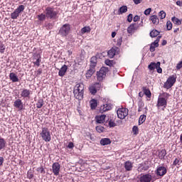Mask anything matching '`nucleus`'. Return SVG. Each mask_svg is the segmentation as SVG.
<instances>
[{
    "label": "nucleus",
    "instance_id": "31",
    "mask_svg": "<svg viewBox=\"0 0 182 182\" xmlns=\"http://www.w3.org/2000/svg\"><path fill=\"white\" fill-rule=\"evenodd\" d=\"M127 12V6H122L118 10V15H123Z\"/></svg>",
    "mask_w": 182,
    "mask_h": 182
},
{
    "label": "nucleus",
    "instance_id": "14",
    "mask_svg": "<svg viewBox=\"0 0 182 182\" xmlns=\"http://www.w3.org/2000/svg\"><path fill=\"white\" fill-rule=\"evenodd\" d=\"M118 53H119V48L113 47L107 52V55L109 58H110V59H113L115 55H117Z\"/></svg>",
    "mask_w": 182,
    "mask_h": 182
},
{
    "label": "nucleus",
    "instance_id": "11",
    "mask_svg": "<svg viewBox=\"0 0 182 182\" xmlns=\"http://www.w3.org/2000/svg\"><path fill=\"white\" fill-rule=\"evenodd\" d=\"M101 87L102 85L100 82H96L94 85L90 86L89 90L91 95H95L96 93H97V90H100Z\"/></svg>",
    "mask_w": 182,
    "mask_h": 182
},
{
    "label": "nucleus",
    "instance_id": "39",
    "mask_svg": "<svg viewBox=\"0 0 182 182\" xmlns=\"http://www.w3.org/2000/svg\"><path fill=\"white\" fill-rule=\"evenodd\" d=\"M171 21L175 25H181V21L176 17H172Z\"/></svg>",
    "mask_w": 182,
    "mask_h": 182
},
{
    "label": "nucleus",
    "instance_id": "18",
    "mask_svg": "<svg viewBox=\"0 0 182 182\" xmlns=\"http://www.w3.org/2000/svg\"><path fill=\"white\" fill-rule=\"evenodd\" d=\"M73 92H85V85L83 83H77L74 87Z\"/></svg>",
    "mask_w": 182,
    "mask_h": 182
},
{
    "label": "nucleus",
    "instance_id": "7",
    "mask_svg": "<svg viewBox=\"0 0 182 182\" xmlns=\"http://www.w3.org/2000/svg\"><path fill=\"white\" fill-rule=\"evenodd\" d=\"M160 65H161V63L160 62H157V63H154V62H151L149 65H148V69H149V70L154 71L155 69H156V72L158 73H162L163 72V69H161L160 68Z\"/></svg>",
    "mask_w": 182,
    "mask_h": 182
},
{
    "label": "nucleus",
    "instance_id": "57",
    "mask_svg": "<svg viewBox=\"0 0 182 182\" xmlns=\"http://www.w3.org/2000/svg\"><path fill=\"white\" fill-rule=\"evenodd\" d=\"M42 74V69L39 68L37 71H36V76H41Z\"/></svg>",
    "mask_w": 182,
    "mask_h": 182
},
{
    "label": "nucleus",
    "instance_id": "54",
    "mask_svg": "<svg viewBox=\"0 0 182 182\" xmlns=\"http://www.w3.org/2000/svg\"><path fill=\"white\" fill-rule=\"evenodd\" d=\"M46 28L47 29H53V24L52 23H47V25H46Z\"/></svg>",
    "mask_w": 182,
    "mask_h": 182
},
{
    "label": "nucleus",
    "instance_id": "8",
    "mask_svg": "<svg viewBox=\"0 0 182 182\" xmlns=\"http://www.w3.org/2000/svg\"><path fill=\"white\" fill-rule=\"evenodd\" d=\"M25 11V6L20 5L15 11L11 14V19H18L19 14Z\"/></svg>",
    "mask_w": 182,
    "mask_h": 182
},
{
    "label": "nucleus",
    "instance_id": "36",
    "mask_svg": "<svg viewBox=\"0 0 182 182\" xmlns=\"http://www.w3.org/2000/svg\"><path fill=\"white\" fill-rule=\"evenodd\" d=\"M159 35H160V32L157 30H152L150 32L151 38H156V36H159Z\"/></svg>",
    "mask_w": 182,
    "mask_h": 182
},
{
    "label": "nucleus",
    "instance_id": "22",
    "mask_svg": "<svg viewBox=\"0 0 182 182\" xmlns=\"http://www.w3.org/2000/svg\"><path fill=\"white\" fill-rule=\"evenodd\" d=\"M137 30V24L132 23L127 28V33L129 34L134 33Z\"/></svg>",
    "mask_w": 182,
    "mask_h": 182
},
{
    "label": "nucleus",
    "instance_id": "28",
    "mask_svg": "<svg viewBox=\"0 0 182 182\" xmlns=\"http://www.w3.org/2000/svg\"><path fill=\"white\" fill-rule=\"evenodd\" d=\"M150 20L151 21L152 23H154V25H159L160 23L159 17L156 15L151 16Z\"/></svg>",
    "mask_w": 182,
    "mask_h": 182
},
{
    "label": "nucleus",
    "instance_id": "55",
    "mask_svg": "<svg viewBox=\"0 0 182 182\" xmlns=\"http://www.w3.org/2000/svg\"><path fill=\"white\" fill-rule=\"evenodd\" d=\"M34 65L36 66H41V58H37L34 62Z\"/></svg>",
    "mask_w": 182,
    "mask_h": 182
},
{
    "label": "nucleus",
    "instance_id": "2",
    "mask_svg": "<svg viewBox=\"0 0 182 182\" xmlns=\"http://www.w3.org/2000/svg\"><path fill=\"white\" fill-rule=\"evenodd\" d=\"M46 18L48 19H56L58 16V12L53 7L48 6L44 11Z\"/></svg>",
    "mask_w": 182,
    "mask_h": 182
},
{
    "label": "nucleus",
    "instance_id": "25",
    "mask_svg": "<svg viewBox=\"0 0 182 182\" xmlns=\"http://www.w3.org/2000/svg\"><path fill=\"white\" fill-rule=\"evenodd\" d=\"M105 119H106L105 114L98 115L95 117L97 123H99L100 124H102V123H105Z\"/></svg>",
    "mask_w": 182,
    "mask_h": 182
},
{
    "label": "nucleus",
    "instance_id": "9",
    "mask_svg": "<svg viewBox=\"0 0 182 182\" xmlns=\"http://www.w3.org/2000/svg\"><path fill=\"white\" fill-rule=\"evenodd\" d=\"M117 114L119 119H123L129 116V109L127 108H119L117 111Z\"/></svg>",
    "mask_w": 182,
    "mask_h": 182
},
{
    "label": "nucleus",
    "instance_id": "59",
    "mask_svg": "<svg viewBox=\"0 0 182 182\" xmlns=\"http://www.w3.org/2000/svg\"><path fill=\"white\" fill-rule=\"evenodd\" d=\"M4 161H5L4 157L0 156V167H2V166H4Z\"/></svg>",
    "mask_w": 182,
    "mask_h": 182
},
{
    "label": "nucleus",
    "instance_id": "24",
    "mask_svg": "<svg viewBox=\"0 0 182 182\" xmlns=\"http://www.w3.org/2000/svg\"><path fill=\"white\" fill-rule=\"evenodd\" d=\"M96 72L95 68H92V67H90V69L87 71L85 76L87 79H90L92 76H93V74Z\"/></svg>",
    "mask_w": 182,
    "mask_h": 182
},
{
    "label": "nucleus",
    "instance_id": "43",
    "mask_svg": "<svg viewBox=\"0 0 182 182\" xmlns=\"http://www.w3.org/2000/svg\"><path fill=\"white\" fill-rule=\"evenodd\" d=\"M166 28L167 31H171V29H173V23H171V21H168L166 22Z\"/></svg>",
    "mask_w": 182,
    "mask_h": 182
},
{
    "label": "nucleus",
    "instance_id": "51",
    "mask_svg": "<svg viewBox=\"0 0 182 182\" xmlns=\"http://www.w3.org/2000/svg\"><path fill=\"white\" fill-rule=\"evenodd\" d=\"M67 149H73V147H75V144H73V142L70 141L68 142V146H66Z\"/></svg>",
    "mask_w": 182,
    "mask_h": 182
},
{
    "label": "nucleus",
    "instance_id": "52",
    "mask_svg": "<svg viewBox=\"0 0 182 182\" xmlns=\"http://www.w3.org/2000/svg\"><path fill=\"white\" fill-rule=\"evenodd\" d=\"M27 177H28V178H33V173H32V171H28Z\"/></svg>",
    "mask_w": 182,
    "mask_h": 182
},
{
    "label": "nucleus",
    "instance_id": "58",
    "mask_svg": "<svg viewBox=\"0 0 182 182\" xmlns=\"http://www.w3.org/2000/svg\"><path fill=\"white\" fill-rule=\"evenodd\" d=\"M127 21L128 22H132V21H133V14H129L128 15Z\"/></svg>",
    "mask_w": 182,
    "mask_h": 182
},
{
    "label": "nucleus",
    "instance_id": "53",
    "mask_svg": "<svg viewBox=\"0 0 182 182\" xmlns=\"http://www.w3.org/2000/svg\"><path fill=\"white\" fill-rule=\"evenodd\" d=\"M5 52V46L2 43H0V53H4Z\"/></svg>",
    "mask_w": 182,
    "mask_h": 182
},
{
    "label": "nucleus",
    "instance_id": "44",
    "mask_svg": "<svg viewBox=\"0 0 182 182\" xmlns=\"http://www.w3.org/2000/svg\"><path fill=\"white\" fill-rule=\"evenodd\" d=\"M96 130L98 133H103V132L105 130V127H103L102 126H97V127H96Z\"/></svg>",
    "mask_w": 182,
    "mask_h": 182
},
{
    "label": "nucleus",
    "instance_id": "32",
    "mask_svg": "<svg viewBox=\"0 0 182 182\" xmlns=\"http://www.w3.org/2000/svg\"><path fill=\"white\" fill-rule=\"evenodd\" d=\"M142 90H143L144 95H146V96H147V97H151V92L150 91V89H149L146 87H143Z\"/></svg>",
    "mask_w": 182,
    "mask_h": 182
},
{
    "label": "nucleus",
    "instance_id": "62",
    "mask_svg": "<svg viewBox=\"0 0 182 182\" xmlns=\"http://www.w3.org/2000/svg\"><path fill=\"white\" fill-rule=\"evenodd\" d=\"M141 1L143 0H133L135 5H139V4H141Z\"/></svg>",
    "mask_w": 182,
    "mask_h": 182
},
{
    "label": "nucleus",
    "instance_id": "30",
    "mask_svg": "<svg viewBox=\"0 0 182 182\" xmlns=\"http://www.w3.org/2000/svg\"><path fill=\"white\" fill-rule=\"evenodd\" d=\"M6 147V141L5 139L0 137V151L4 150Z\"/></svg>",
    "mask_w": 182,
    "mask_h": 182
},
{
    "label": "nucleus",
    "instance_id": "3",
    "mask_svg": "<svg viewBox=\"0 0 182 182\" xmlns=\"http://www.w3.org/2000/svg\"><path fill=\"white\" fill-rule=\"evenodd\" d=\"M40 136H41V138L44 141L49 142L50 141V140H52V136H50V131H49V129L46 127L42 128Z\"/></svg>",
    "mask_w": 182,
    "mask_h": 182
},
{
    "label": "nucleus",
    "instance_id": "50",
    "mask_svg": "<svg viewBox=\"0 0 182 182\" xmlns=\"http://www.w3.org/2000/svg\"><path fill=\"white\" fill-rule=\"evenodd\" d=\"M151 13V8H149L146 9L144 12V15H146V16L150 15Z\"/></svg>",
    "mask_w": 182,
    "mask_h": 182
},
{
    "label": "nucleus",
    "instance_id": "61",
    "mask_svg": "<svg viewBox=\"0 0 182 182\" xmlns=\"http://www.w3.org/2000/svg\"><path fill=\"white\" fill-rule=\"evenodd\" d=\"M133 19H134V22H137V21H140V16H135Z\"/></svg>",
    "mask_w": 182,
    "mask_h": 182
},
{
    "label": "nucleus",
    "instance_id": "15",
    "mask_svg": "<svg viewBox=\"0 0 182 182\" xmlns=\"http://www.w3.org/2000/svg\"><path fill=\"white\" fill-rule=\"evenodd\" d=\"M31 93H32V91H31L30 90L24 88L21 91V96L23 99H26V98L29 99V97H31Z\"/></svg>",
    "mask_w": 182,
    "mask_h": 182
},
{
    "label": "nucleus",
    "instance_id": "37",
    "mask_svg": "<svg viewBox=\"0 0 182 182\" xmlns=\"http://www.w3.org/2000/svg\"><path fill=\"white\" fill-rule=\"evenodd\" d=\"M46 18L47 17L46 14H41L40 15L37 16V19H38V21H41V22H43V21H45Z\"/></svg>",
    "mask_w": 182,
    "mask_h": 182
},
{
    "label": "nucleus",
    "instance_id": "19",
    "mask_svg": "<svg viewBox=\"0 0 182 182\" xmlns=\"http://www.w3.org/2000/svg\"><path fill=\"white\" fill-rule=\"evenodd\" d=\"M97 65V57L96 56H92L90 58V67L92 69H95L96 68V65Z\"/></svg>",
    "mask_w": 182,
    "mask_h": 182
},
{
    "label": "nucleus",
    "instance_id": "35",
    "mask_svg": "<svg viewBox=\"0 0 182 182\" xmlns=\"http://www.w3.org/2000/svg\"><path fill=\"white\" fill-rule=\"evenodd\" d=\"M45 103L43 102V99H38L36 104V106L37 107V109H41L43 105Z\"/></svg>",
    "mask_w": 182,
    "mask_h": 182
},
{
    "label": "nucleus",
    "instance_id": "1",
    "mask_svg": "<svg viewBox=\"0 0 182 182\" xmlns=\"http://www.w3.org/2000/svg\"><path fill=\"white\" fill-rule=\"evenodd\" d=\"M170 96L171 95L167 92L160 94L158 97L156 107H158V109H160V107H161V110L164 111L165 109L167 107V100H168V97H170Z\"/></svg>",
    "mask_w": 182,
    "mask_h": 182
},
{
    "label": "nucleus",
    "instance_id": "64",
    "mask_svg": "<svg viewBox=\"0 0 182 182\" xmlns=\"http://www.w3.org/2000/svg\"><path fill=\"white\" fill-rule=\"evenodd\" d=\"M117 33L116 32H112V38H114L116 36Z\"/></svg>",
    "mask_w": 182,
    "mask_h": 182
},
{
    "label": "nucleus",
    "instance_id": "56",
    "mask_svg": "<svg viewBox=\"0 0 182 182\" xmlns=\"http://www.w3.org/2000/svg\"><path fill=\"white\" fill-rule=\"evenodd\" d=\"M160 38H161V36H159L156 38V40L154 42V43L156 46H159V42H160Z\"/></svg>",
    "mask_w": 182,
    "mask_h": 182
},
{
    "label": "nucleus",
    "instance_id": "6",
    "mask_svg": "<svg viewBox=\"0 0 182 182\" xmlns=\"http://www.w3.org/2000/svg\"><path fill=\"white\" fill-rule=\"evenodd\" d=\"M176 80H177V75L174 74L167 79L166 82L164 83V87L165 89H171V87H173V86H174Z\"/></svg>",
    "mask_w": 182,
    "mask_h": 182
},
{
    "label": "nucleus",
    "instance_id": "47",
    "mask_svg": "<svg viewBox=\"0 0 182 182\" xmlns=\"http://www.w3.org/2000/svg\"><path fill=\"white\" fill-rule=\"evenodd\" d=\"M132 132L134 134H139V127H137L136 126H134L132 128Z\"/></svg>",
    "mask_w": 182,
    "mask_h": 182
},
{
    "label": "nucleus",
    "instance_id": "46",
    "mask_svg": "<svg viewBox=\"0 0 182 182\" xmlns=\"http://www.w3.org/2000/svg\"><path fill=\"white\" fill-rule=\"evenodd\" d=\"M159 16L160 19H164V18H166V12H164V11H161L159 12Z\"/></svg>",
    "mask_w": 182,
    "mask_h": 182
},
{
    "label": "nucleus",
    "instance_id": "16",
    "mask_svg": "<svg viewBox=\"0 0 182 182\" xmlns=\"http://www.w3.org/2000/svg\"><path fill=\"white\" fill-rule=\"evenodd\" d=\"M109 110H112V105L111 104H105L102 105L100 108V113H105V112H107Z\"/></svg>",
    "mask_w": 182,
    "mask_h": 182
},
{
    "label": "nucleus",
    "instance_id": "5",
    "mask_svg": "<svg viewBox=\"0 0 182 182\" xmlns=\"http://www.w3.org/2000/svg\"><path fill=\"white\" fill-rule=\"evenodd\" d=\"M109 72V69L106 67H102L99 71L97 72V80L102 82L106 77V75Z\"/></svg>",
    "mask_w": 182,
    "mask_h": 182
},
{
    "label": "nucleus",
    "instance_id": "60",
    "mask_svg": "<svg viewBox=\"0 0 182 182\" xmlns=\"http://www.w3.org/2000/svg\"><path fill=\"white\" fill-rule=\"evenodd\" d=\"M138 106L139 107H144V102L143 101H139Z\"/></svg>",
    "mask_w": 182,
    "mask_h": 182
},
{
    "label": "nucleus",
    "instance_id": "41",
    "mask_svg": "<svg viewBox=\"0 0 182 182\" xmlns=\"http://www.w3.org/2000/svg\"><path fill=\"white\" fill-rule=\"evenodd\" d=\"M108 126L109 127H116L117 124L116 122H114V120L110 119L108 121Z\"/></svg>",
    "mask_w": 182,
    "mask_h": 182
},
{
    "label": "nucleus",
    "instance_id": "10",
    "mask_svg": "<svg viewBox=\"0 0 182 182\" xmlns=\"http://www.w3.org/2000/svg\"><path fill=\"white\" fill-rule=\"evenodd\" d=\"M140 182H154L153 176L150 173H141L139 178Z\"/></svg>",
    "mask_w": 182,
    "mask_h": 182
},
{
    "label": "nucleus",
    "instance_id": "42",
    "mask_svg": "<svg viewBox=\"0 0 182 182\" xmlns=\"http://www.w3.org/2000/svg\"><path fill=\"white\" fill-rule=\"evenodd\" d=\"M156 48H159V46H156L154 43H152L149 48L150 52H154V50H156Z\"/></svg>",
    "mask_w": 182,
    "mask_h": 182
},
{
    "label": "nucleus",
    "instance_id": "26",
    "mask_svg": "<svg viewBox=\"0 0 182 182\" xmlns=\"http://www.w3.org/2000/svg\"><path fill=\"white\" fill-rule=\"evenodd\" d=\"M124 168L127 171H132L133 169V163L130 162V161H127L124 163Z\"/></svg>",
    "mask_w": 182,
    "mask_h": 182
},
{
    "label": "nucleus",
    "instance_id": "17",
    "mask_svg": "<svg viewBox=\"0 0 182 182\" xmlns=\"http://www.w3.org/2000/svg\"><path fill=\"white\" fill-rule=\"evenodd\" d=\"M66 72H68V65H63L59 70L58 76H60V77H63V76L66 75Z\"/></svg>",
    "mask_w": 182,
    "mask_h": 182
},
{
    "label": "nucleus",
    "instance_id": "21",
    "mask_svg": "<svg viewBox=\"0 0 182 182\" xmlns=\"http://www.w3.org/2000/svg\"><path fill=\"white\" fill-rule=\"evenodd\" d=\"M9 79L13 82V83H16V82H19V78L18 77V75L15 73H11L9 74Z\"/></svg>",
    "mask_w": 182,
    "mask_h": 182
},
{
    "label": "nucleus",
    "instance_id": "27",
    "mask_svg": "<svg viewBox=\"0 0 182 182\" xmlns=\"http://www.w3.org/2000/svg\"><path fill=\"white\" fill-rule=\"evenodd\" d=\"M166 154H167V151H166V149H162L158 151V157L159 159H160V160H164Z\"/></svg>",
    "mask_w": 182,
    "mask_h": 182
},
{
    "label": "nucleus",
    "instance_id": "63",
    "mask_svg": "<svg viewBox=\"0 0 182 182\" xmlns=\"http://www.w3.org/2000/svg\"><path fill=\"white\" fill-rule=\"evenodd\" d=\"M176 5H178V6H182V1H176Z\"/></svg>",
    "mask_w": 182,
    "mask_h": 182
},
{
    "label": "nucleus",
    "instance_id": "48",
    "mask_svg": "<svg viewBox=\"0 0 182 182\" xmlns=\"http://www.w3.org/2000/svg\"><path fill=\"white\" fill-rule=\"evenodd\" d=\"M122 42H123V38L122 37L118 38L117 41V46H121Z\"/></svg>",
    "mask_w": 182,
    "mask_h": 182
},
{
    "label": "nucleus",
    "instance_id": "45",
    "mask_svg": "<svg viewBox=\"0 0 182 182\" xmlns=\"http://www.w3.org/2000/svg\"><path fill=\"white\" fill-rule=\"evenodd\" d=\"M37 171L41 173V174H45V168H43V166L37 168Z\"/></svg>",
    "mask_w": 182,
    "mask_h": 182
},
{
    "label": "nucleus",
    "instance_id": "40",
    "mask_svg": "<svg viewBox=\"0 0 182 182\" xmlns=\"http://www.w3.org/2000/svg\"><path fill=\"white\" fill-rule=\"evenodd\" d=\"M146 122V115H141L139 119V124H143Z\"/></svg>",
    "mask_w": 182,
    "mask_h": 182
},
{
    "label": "nucleus",
    "instance_id": "38",
    "mask_svg": "<svg viewBox=\"0 0 182 182\" xmlns=\"http://www.w3.org/2000/svg\"><path fill=\"white\" fill-rule=\"evenodd\" d=\"M92 31L90 26H85L81 29V33H89Z\"/></svg>",
    "mask_w": 182,
    "mask_h": 182
},
{
    "label": "nucleus",
    "instance_id": "20",
    "mask_svg": "<svg viewBox=\"0 0 182 182\" xmlns=\"http://www.w3.org/2000/svg\"><path fill=\"white\" fill-rule=\"evenodd\" d=\"M14 106L16 109H19V110H22V109H23V103H22V100L21 99L16 100L14 102Z\"/></svg>",
    "mask_w": 182,
    "mask_h": 182
},
{
    "label": "nucleus",
    "instance_id": "49",
    "mask_svg": "<svg viewBox=\"0 0 182 182\" xmlns=\"http://www.w3.org/2000/svg\"><path fill=\"white\" fill-rule=\"evenodd\" d=\"M105 65H107V66H113V60H105Z\"/></svg>",
    "mask_w": 182,
    "mask_h": 182
},
{
    "label": "nucleus",
    "instance_id": "12",
    "mask_svg": "<svg viewBox=\"0 0 182 182\" xmlns=\"http://www.w3.org/2000/svg\"><path fill=\"white\" fill-rule=\"evenodd\" d=\"M155 173L156 176H159V177H163L164 176H166V174H167V168L159 166L157 167Z\"/></svg>",
    "mask_w": 182,
    "mask_h": 182
},
{
    "label": "nucleus",
    "instance_id": "23",
    "mask_svg": "<svg viewBox=\"0 0 182 182\" xmlns=\"http://www.w3.org/2000/svg\"><path fill=\"white\" fill-rule=\"evenodd\" d=\"M73 93H74V97H75V99H77V100H83V95H84L83 92L73 91Z\"/></svg>",
    "mask_w": 182,
    "mask_h": 182
},
{
    "label": "nucleus",
    "instance_id": "33",
    "mask_svg": "<svg viewBox=\"0 0 182 182\" xmlns=\"http://www.w3.org/2000/svg\"><path fill=\"white\" fill-rule=\"evenodd\" d=\"M90 107L92 109V110H95V109H96V107H97V100H92L90 102Z\"/></svg>",
    "mask_w": 182,
    "mask_h": 182
},
{
    "label": "nucleus",
    "instance_id": "34",
    "mask_svg": "<svg viewBox=\"0 0 182 182\" xmlns=\"http://www.w3.org/2000/svg\"><path fill=\"white\" fill-rule=\"evenodd\" d=\"M182 161L180 158H176L173 161V166H175L176 167H180V164H181Z\"/></svg>",
    "mask_w": 182,
    "mask_h": 182
},
{
    "label": "nucleus",
    "instance_id": "29",
    "mask_svg": "<svg viewBox=\"0 0 182 182\" xmlns=\"http://www.w3.org/2000/svg\"><path fill=\"white\" fill-rule=\"evenodd\" d=\"M110 143H112V141L109 138H103L100 141V144H102V146H107V144H110Z\"/></svg>",
    "mask_w": 182,
    "mask_h": 182
},
{
    "label": "nucleus",
    "instance_id": "4",
    "mask_svg": "<svg viewBox=\"0 0 182 182\" xmlns=\"http://www.w3.org/2000/svg\"><path fill=\"white\" fill-rule=\"evenodd\" d=\"M70 33V24L69 23H65L63 25L62 27H60L59 30V34L62 38H66L68 35Z\"/></svg>",
    "mask_w": 182,
    "mask_h": 182
},
{
    "label": "nucleus",
    "instance_id": "13",
    "mask_svg": "<svg viewBox=\"0 0 182 182\" xmlns=\"http://www.w3.org/2000/svg\"><path fill=\"white\" fill-rule=\"evenodd\" d=\"M52 170L54 176H59V173H60V164L58 162L53 163Z\"/></svg>",
    "mask_w": 182,
    "mask_h": 182
}]
</instances>
